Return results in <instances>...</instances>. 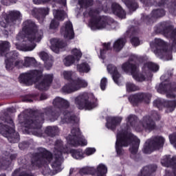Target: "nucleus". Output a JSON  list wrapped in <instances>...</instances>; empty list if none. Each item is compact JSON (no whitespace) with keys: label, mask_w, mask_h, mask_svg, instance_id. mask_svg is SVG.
Listing matches in <instances>:
<instances>
[{"label":"nucleus","mask_w":176,"mask_h":176,"mask_svg":"<svg viewBox=\"0 0 176 176\" xmlns=\"http://www.w3.org/2000/svg\"><path fill=\"white\" fill-rule=\"evenodd\" d=\"M28 113L29 115L24 113L19 115V123L24 126L25 129L41 130L42 124L45 122V115L57 120L61 115V111L56 110L53 107H49L44 109V113L39 110L30 109Z\"/></svg>","instance_id":"obj_1"},{"label":"nucleus","mask_w":176,"mask_h":176,"mask_svg":"<svg viewBox=\"0 0 176 176\" xmlns=\"http://www.w3.org/2000/svg\"><path fill=\"white\" fill-rule=\"evenodd\" d=\"M131 144L129 151L131 155H136L140 148V140L127 131L121 132L117 135L116 149L118 155L122 153V146H129Z\"/></svg>","instance_id":"obj_2"},{"label":"nucleus","mask_w":176,"mask_h":176,"mask_svg":"<svg viewBox=\"0 0 176 176\" xmlns=\"http://www.w3.org/2000/svg\"><path fill=\"white\" fill-rule=\"evenodd\" d=\"M74 104L78 109H87L91 111L98 107V99L94 96V94H89L87 92L80 94L74 99Z\"/></svg>","instance_id":"obj_3"},{"label":"nucleus","mask_w":176,"mask_h":176,"mask_svg":"<svg viewBox=\"0 0 176 176\" xmlns=\"http://www.w3.org/2000/svg\"><path fill=\"white\" fill-rule=\"evenodd\" d=\"M22 32L30 42H41L43 36V32L39 31L38 25L31 19H28L22 23Z\"/></svg>","instance_id":"obj_4"},{"label":"nucleus","mask_w":176,"mask_h":176,"mask_svg":"<svg viewBox=\"0 0 176 176\" xmlns=\"http://www.w3.org/2000/svg\"><path fill=\"white\" fill-rule=\"evenodd\" d=\"M38 152L34 153L32 155L31 165L32 167H43V166H49L53 160V154L43 147L37 148Z\"/></svg>","instance_id":"obj_5"},{"label":"nucleus","mask_w":176,"mask_h":176,"mask_svg":"<svg viewBox=\"0 0 176 176\" xmlns=\"http://www.w3.org/2000/svg\"><path fill=\"white\" fill-rule=\"evenodd\" d=\"M63 75L66 80H68L69 83L66 84L62 89L63 93L71 94V93H75L78 90H80L85 87H87V82L86 80L77 78L76 79H72V72L65 71Z\"/></svg>","instance_id":"obj_6"},{"label":"nucleus","mask_w":176,"mask_h":176,"mask_svg":"<svg viewBox=\"0 0 176 176\" xmlns=\"http://www.w3.org/2000/svg\"><path fill=\"white\" fill-rule=\"evenodd\" d=\"M151 47L154 54L159 58L168 61L173 60L171 54V47H168L164 41L160 38H155L154 41L151 43Z\"/></svg>","instance_id":"obj_7"},{"label":"nucleus","mask_w":176,"mask_h":176,"mask_svg":"<svg viewBox=\"0 0 176 176\" xmlns=\"http://www.w3.org/2000/svg\"><path fill=\"white\" fill-rule=\"evenodd\" d=\"M43 78V70L33 69L21 74L19 76V82L25 86H32L34 83H38Z\"/></svg>","instance_id":"obj_8"},{"label":"nucleus","mask_w":176,"mask_h":176,"mask_svg":"<svg viewBox=\"0 0 176 176\" xmlns=\"http://www.w3.org/2000/svg\"><path fill=\"white\" fill-rule=\"evenodd\" d=\"M88 14L91 17L89 25L91 30H102L108 24V18L104 16H98L100 10L98 9H91Z\"/></svg>","instance_id":"obj_9"},{"label":"nucleus","mask_w":176,"mask_h":176,"mask_svg":"<svg viewBox=\"0 0 176 176\" xmlns=\"http://www.w3.org/2000/svg\"><path fill=\"white\" fill-rule=\"evenodd\" d=\"M68 144L72 146H86L87 140L85 139V136L82 135L80 129L73 128L71 131V135H69L67 138Z\"/></svg>","instance_id":"obj_10"},{"label":"nucleus","mask_w":176,"mask_h":176,"mask_svg":"<svg viewBox=\"0 0 176 176\" xmlns=\"http://www.w3.org/2000/svg\"><path fill=\"white\" fill-rule=\"evenodd\" d=\"M21 21V13L20 11L12 10L8 14H3L0 16V25L3 28H6L8 24H16Z\"/></svg>","instance_id":"obj_11"},{"label":"nucleus","mask_w":176,"mask_h":176,"mask_svg":"<svg viewBox=\"0 0 176 176\" xmlns=\"http://www.w3.org/2000/svg\"><path fill=\"white\" fill-rule=\"evenodd\" d=\"M55 146L58 148V151L54 154V161L51 164L52 168L60 173L61 171V160H63V149L64 146L61 140H56L55 142Z\"/></svg>","instance_id":"obj_12"},{"label":"nucleus","mask_w":176,"mask_h":176,"mask_svg":"<svg viewBox=\"0 0 176 176\" xmlns=\"http://www.w3.org/2000/svg\"><path fill=\"white\" fill-rule=\"evenodd\" d=\"M164 144V138L162 136H156L146 142L143 152L144 153H152L153 151H157V149H160Z\"/></svg>","instance_id":"obj_13"},{"label":"nucleus","mask_w":176,"mask_h":176,"mask_svg":"<svg viewBox=\"0 0 176 176\" xmlns=\"http://www.w3.org/2000/svg\"><path fill=\"white\" fill-rule=\"evenodd\" d=\"M80 175H95L97 176H105L107 173H108V168L103 164H100L97 168L93 167H85L80 170L79 171Z\"/></svg>","instance_id":"obj_14"},{"label":"nucleus","mask_w":176,"mask_h":176,"mask_svg":"<svg viewBox=\"0 0 176 176\" xmlns=\"http://www.w3.org/2000/svg\"><path fill=\"white\" fill-rule=\"evenodd\" d=\"M122 69L124 72H130L133 78L138 82H144L146 77L143 74H138V67L133 65L130 61L126 62L122 65Z\"/></svg>","instance_id":"obj_15"},{"label":"nucleus","mask_w":176,"mask_h":176,"mask_svg":"<svg viewBox=\"0 0 176 176\" xmlns=\"http://www.w3.org/2000/svg\"><path fill=\"white\" fill-rule=\"evenodd\" d=\"M157 91L161 94L166 93V97H168V98H175V95L170 94L168 93L169 91H176V83L173 82L172 84H169L168 82H163L157 87Z\"/></svg>","instance_id":"obj_16"},{"label":"nucleus","mask_w":176,"mask_h":176,"mask_svg":"<svg viewBox=\"0 0 176 176\" xmlns=\"http://www.w3.org/2000/svg\"><path fill=\"white\" fill-rule=\"evenodd\" d=\"M60 34L65 39H69L71 41L75 38L74 25L71 21L65 22L64 25L60 28Z\"/></svg>","instance_id":"obj_17"},{"label":"nucleus","mask_w":176,"mask_h":176,"mask_svg":"<svg viewBox=\"0 0 176 176\" xmlns=\"http://www.w3.org/2000/svg\"><path fill=\"white\" fill-rule=\"evenodd\" d=\"M151 97L152 96L149 94L139 93L130 96L129 100L133 105L138 104V102H146V104H149V102H151Z\"/></svg>","instance_id":"obj_18"},{"label":"nucleus","mask_w":176,"mask_h":176,"mask_svg":"<svg viewBox=\"0 0 176 176\" xmlns=\"http://www.w3.org/2000/svg\"><path fill=\"white\" fill-rule=\"evenodd\" d=\"M153 106L157 107L158 109H162L164 107L167 109L166 112H173L176 107V101H164L163 99L157 98L153 101Z\"/></svg>","instance_id":"obj_19"},{"label":"nucleus","mask_w":176,"mask_h":176,"mask_svg":"<svg viewBox=\"0 0 176 176\" xmlns=\"http://www.w3.org/2000/svg\"><path fill=\"white\" fill-rule=\"evenodd\" d=\"M102 49L100 50V57L103 60V63L107 65V69L109 74H111V64L107 65V58L109 57V50H111V42L103 43Z\"/></svg>","instance_id":"obj_20"},{"label":"nucleus","mask_w":176,"mask_h":176,"mask_svg":"<svg viewBox=\"0 0 176 176\" xmlns=\"http://www.w3.org/2000/svg\"><path fill=\"white\" fill-rule=\"evenodd\" d=\"M156 127V124L153 121L149 120V117H144L140 123L135 126L136 131H142V130H153Z\"/></svg>","instance_id":"obj_21"},{"label":"nucleus","mask_w":176,"mask_h":176,"mask_svg":"<svg viewBox=\"0 0 176 176\" xmlns=\"http://www.w3.org/2000/svg\"><path fill=\"white\" fill-rule=\"evenodd\" d=\"M8 123L10 124L11 128H12V131H8L6 135L4 137L8 138L9 142L16 144L20 141V135L19 134V132H16L14 130V122H13V120L10 119Z\"/></svg>","instance_id":"obj_22"},{"label":"nucleus","mask_w":176,"mask_h":176,"mask_svg":"<svg viewBox=\"0 0 176 176\" xmlns=\"http://www.w3.org/2000/svg\"><path fill=\"white\" fill-rule=\"evenodd\" d=\"M52 82L53 74H45L44 75L43 80L36 85V87L38 90L43 91V90H47V87H50Z\"/></svg>","instance_id":"obj_23"},{"label":"nucleus","mask_w":176,"mask_h":176,"mask_svg":"<svg viewBox=\"0 0 176 176\" xmlns=\"http://www.w3.org/2000/svg\"><path fill=\"white\" fill-rule=\"evenodd\" d=\"M5 59L6 69L13 68V63L19 58V53L16 51H12L6 55Z\"/></svg>","instance_id":"obj_24"},{"label":"nucleus","mask_w":176,"mask_h":176,"mask_svg":"<svg viewBox=\"0 0 176 176\" xmlns=\"http://www.w3.org/2000/svg\"><path fill=\"white\" fill-rule=\"evenodd\" d=\"M52 104L54 108H57L58 109H68L71 105L68 100L60 97L54 98Z\"/></svg>","instance_id":"obj_25"},{"label":"nucleus","mask_w":176,"mask_h":176,"mask_svg":"<svg viewBox=\"0 0 176 176\" xmlns=\"http://www.w3.org/2000/svg\"><path fill=\"white\" fill-rule=\"evenodd\" d=\"M50 42L51 49L52 52H54V53H60V49H64V47H65L67 45L64 41L60 38H52Z\"/></svg>","instance_id":"obj_26"},{"label":"nucleus","mask_w":176,"mask_h":176,"mask_svg":"<svg viewBox=\"0 0 176 176\" xmlns=\"http://www.w3.org/2000/svg\"><path fill=\"white\" fill-rule=\"evenodd\" d=\"M50 9L47 8H36L32 10V14L35 19L43 21L47 14H49Z\"/></svg>","instance_id":"obj_27"},{"label":"nucleus","mask_w":176,"mask_h":176,"mask_svg":"<svg viewBox=\"0 0 176 176\" xmlns=\"http://www.w3.org/2000/svg\"><path fill=\"white\" fill-rule=\"evenodd\" d=\"M10 159L7 160L6 157L0 158V170H8V167H10V164H12V161L17 159V154H11Z\"/></svg>","instance_id":"obj_28"},{"label":"nucleus","mask_w":176,"mask_h":176,"mask_svg":"<svg viewBox=\"0 0 176 176\" xmlns=\"http://www.w3.org/2000/svg\"><path fill=\"white\" fill-rule=\"evenodd\" d=\"M151 71L156 72L159 71V65L152 63L148 62L142 67V73L146 74V76H151Z\"/></svg>","instance_id":"obj_29"},{"label":"nucleus","mask_w":176,"mask_h":176,"mask_svg":"<svg viewBox=\"0 0 176 176\" xmlns=\"http://www.w3.org/2000/svg\"><path fill=\"white\" fill-rule=\"evenodd\" d=\"M111 12L113 14L118 16L120 19H126V12L118 3H113L111 5Z\"/></svg>","instance_id":"obj_30"},{"label":"nucleus","mask_w":176,"mask_h":176,"mask_svg":"<svg viewBox=\"0 0 176 176\" xmlns=\"http://www.w3.org/2000/svg\"><path fill=\"white\" fill-rule=\"evenodd\" d=\"M63 122L65 123H75L76 122V116L73 111L65 110L63 111Z\"/></svg>","instance_id":"obj_31"},{"label":"nucleus","mask_w":176,"mask_h":176,"mask_svg":"<svg viewBox=\"0 0 176 176\" xmlns=\"http://www.w3.org/2000/svg\"><path fill=\"white\" fill-rule=\"evenodd\" d=\"M69 153L72 155V157L76 160H82V159L85 157V153L82 148H72L69 151Z\"/></svg>","instance_id":"obj_32"},{"label":"nucleus","mask_w":176,"mask_h":176,"mask_svg":"<svg viewBox=\"0 0 176 176\" xmlns=\"http://www.w3.org/2000/svg\"><path fill=\"white\" fill-rule=\"evenodd\" d=\"M23 63L25 68H29L30 67L35 68L38 67V63L35 60V58L25 57Z\"/></svg>","instance_id":"obj_33"},{"label":"nucleus","mask_w":176,"mask_h":176,"mask_svg":"<svg viewBox=\"0 0 176 176\" xmlns=\"http://www.w3.org/2000/svg\"><path fill=\"white\" fill-rule=\"evenodd\" d=\"M9 125L5 124L2 122H0V134L2 135L3 137L8 134V131H13V128L9 123V120L8 121Z\"/></svg>","instance_id":"obj_34"},{"label":"nucleus","mask_w":176,"mask_h":176,"mask_svg":"<svg viewBox=\"0 0 176 176\" xmlns=\"http://www.w3.org/2000/svg\"><path fill=\"white\" fill-rule=\"evenodd\" d=\"M45 134L48 135V137H56L57 134H58V127L57 126H47L45 130Z\"/></svg>","instance_id":"obj_35"},{"label":"nucleus","mask_w":176,"mask_h":176,"mask_svg":"<svg viewBox=\"0 0 176 176\" xmlns=\"http://www.w3.org/2000/svg\"><path fill=\"white\" fill-rule=\"evenodd\" d=\"M10 49V43L8 41H3L0 43V56H5Z\"/></svg>","instance_id":"obj_36"},{"label":"nucleus","mask_w":176,"mask_h":176,"mask_svg":"<svg viewBox=\"0 0 176 176\" xmlns=\"http://www.w3.org/2000/svg\"><path fill=\"white\" fill-rule=\"evenodd\" d=\"M124 45H126V40L124 38H119L114 43L113 49L116 52H120L124 47Z\"/></svg>","instance_id":"obj_37"},{"label":"nucleus","mask_w":176,"mask_h":176,"mask_svg":"<svg viewBox=\"0 0 176 176\" xmlns=\"http://www.w3.org/2000/svg\"><path fill=\"white\" fill-rule=\"evenodd\" d=\"M111 71H112V78L115 83L117 85H120V79L122 77H120V74L118 72V69L115 66L111 67Z\"/></svg>","instance_id":"obj_38"},{"label":"nucleus","mask_w":176,"mask_h":176,"mask_svg":"<svg viewBox=\"0 0 176 176\" xmlns=\"http://www.w3.org/2000/svg\"><path fill=\"white\" fill-rule=\"evenodd\" d=\"M24 67H25L24 65V60L17 59L14 63H13V67L10 69L7 68L6 70L10 72L13 71L14 68H17V69H21Z\"/></svg>","instance_id":"obj_39"},{"label":"nucleus","mask_w":176,"mask_h":176,"mask_svg":"<svg viewBox=\"0 0 176 176\" xmlns=\"http://www.w3.org/2000/svg\"><path fill=\"white\" fill-rule=\"evenodd\" d=\"M36 47V44H32L30 45H27L26 44L16 45V48L19 50H21L22 52H32V50H34Z\"/></svg>","instance_id":"obj_40"},{"label":"nucleus","mask_w":176,"mask_h":176,"mask_svg":"<svg viewBox=\"0 0 176 176\" xmlns=\"http://www.w3.org/2000/svg\"><path fill=\"white\" fill-rule=\"evenodd\" d=\"M53 14L54 16V19L56 20H59L60 21H64V19L65 14H64V10H53Z\"/></svg>","instance_id":"obj_41"},{"label":"nucleus","mask_w":176,"mask_h":176,"mask_svg":"<svg viewBox=\"0 0 176 176\" xmlns=\"http://www.w3.org/2000/svg\"><path fill=\"white\" fill-rule=\"evenodd\" d=\"M165 34H166V36H169L173 40V42L175 45H176V30L172 31L168 30L167 27H165V29L164 30Z\"/></svg>","instance_id":"obj_42"},{"label":"nucleus","mask_w":176,"mask_h":176,"mask_svg":"<svg viewBox=\"0 0 176 176\" xmlns=\"http://www.w3.org/2000/svg\"><path fill=\"white\" fill-rule=\"evenodd\" d=\"M79 72H89L90 71V66L87 63H82L77 65Z\"/></svg>","instance_id":"obj_43"},{"label":"nucleus","mask_w":176,"mask_h":176,"mask_svg":"<svg viewBox=\"0 0 176 176\" xmlns=\"http://www.w3.org/2000/svg\"><path fill=\"white\" fill-rule=\"evenodd\" d=\"M75 56L69 55L65 58L63 63L66 67H70V65H72L75 63Z\"/></svg>","instance_id":"obj_44"},{"label":"nucleus","mask_w":176,"mask_h":176,"mask_svg":"<svg viewBox=\"0 0 176 176\" xmlns=\"http://www.w3.org/2000/svg\"><path fill=\"white\" fill-rule=\"evenodd\" d=\"M93 0H78V4L83 8H85V9H87V8H89V6H93Z\"/></svg>","instance_id":"obj_45"},{"label":"nucleus","mask_w":176,"mask_h":176,"mask_svg":"<svg viewBox=\"0 0 176 176\" xmlns=\"http://www.w3.org/2000/svg\"><path fill=\"white\" fill-rule=\"evenodd\" d=\"M144 118H149L150 122H153L154 124L155 121L160 120V115L156 111H152L150 116H145Z\"/></svg>","instance_id":"obj_46"},{"label":"nucleus","mask_w":176,"mask_h":176,"mask_svg":"<svg viewBox=\"0 0 176 176\" xmlns=\"http://www.w3.org/2000/svg\"><path fill=\"white\" fill-rule=\"evenodd\" d=\"M126 91L128 93H130L131 91H137V90H140V87L134 85L133 83L131 82H127L126 84Z\"/></svg>","instance_id":"obj_47"},{"label":"nucleus","mask_w":176,"mask_h":176,"mask_svg":"<svg viewBox=\"0 0 176 176\" xmlns=\"http://www.w3.org/2000/svg\"><path fill=\"white\" fill-rule=\"evenodd\" d=\"M153 17L158 19V17H163L166 12L164 10H155L152 12Z\"/></svg>","instance_id":"obj_48"},{"label":"nucleus","mask_w":176,"mask_h":176,"mask_svg":"<svg viewBox=\"0 0 176 176\" xmlns=\"http://www.w3.org/2000/svg\"><path fill=\"white\" fill-rule=\"evenodd\" d=\"M126 5L129 8V10H131L132 12L135 11V10L138 8L137 3H133L130 1H126Z\"/></svg>","instance_id":"obj_49"},{"label":"nucleus","mask_w":176,"mask_h":176,"mask_svg":"<svg viewBox=\"0 0 176 176\" xmlns=\"http://www.w3.org/2000/svg\"><path fill=\"white\" fill-rule=\"evenodd\" d=\"M72 54L74 55L77 61H79L80 60V58L82 57V52L76 48L73 49L72 50Z\"/></svg>","instance_id":"obj_50"},{"label":"nucleus","mask_w":176,"mask_h":176,"mask_svg":"<svg viewBox=\"0 0 176 176\" xmlns=\"http://www.w3.org/2000/svg\"><path fill=\"white\" fill-rule=\"evenodd\" d=\"M58 25H60V22L56 19H52L50 25V29L56 30L58 28Z\"/></svg>","instance_id":"obj_51"},{"label":"nucleus","mask_w":176,"mask_h":176,"mask_svg":"<svg viewBox=\"0 0 176 176\" xmlns=\"http://www.w3.org/2000/svg\"><path fill=\"white\" fill-rule=\"evenodd\" d=\"M108 83V80L107 79V78L103 77L101 80H100V87L101 90H102V91H104V90H105V89H107V85Z\"/></svg>","instance_id":"obj_52"},{"label":"nucleus","mask_w":176,"mask_h":176,"mask_svg":"<svg viewBox=\"0 0 176 176\" xmlns=\"http://www.w3.org/2000/svg\"><path fill=\"white\" fill-rule=\"evenodd\" d=\"M30 146V142L23 141L19 144V148L21 151H24V149H27Z\"/></svg>","instance_id":"obj_53"},{"label":"nucleus","mask_w":176,"mask_h":176,"mask_svg":"<svg viewBox=\"0 0 176 176\" xmlns=\"http://www.w3.org/2000/svg\"><path fill=\"white\" fill-rule=\"evenodd\" d=\"M137 120V117L133 116H129L127 118L128 123L131 124V126H134Z\"/></svg>","instance_id":"obj_54"},{"label":"nucleus","mask_w":176,"mask_h":176,"mask_svg":"<svg viewBox=\"0 0 176 176\" xmlns=\"http://www.w3.org/2000/svg\"><path fill=\"white\" fill-rule=\"evenodd\" d=\"M87 156H90L91 155H94V153H96V148H87L85 149V152L84 153Z\"/></svg>","instance_id":"obj_55"},{"label":"nucleus","mask_w":176,"mask_h":176,"mask_svg":"<svg viewBox=\"0 0 176 176\" xmlns=\"http://www.w3.org/2000/svg\"><path fill=\"white\" fill-rule=\"evenodd\" d=\"M122 122V118L120 117H114L111 118V124L116 126V124H119Z\"/></svg>","instance_id":"obj_56"},{"label":"nucleus","mask_w":176,"mask_h":176,"mask_svg":"<svg viewBox=\"0 0 176 176\" xmlns=\"http://www.w3.org/2000/svg\"><path fill=\"white\" fill-rule=\"evenodd\" d=\"M40 57L43 61H47V60H49V54L45 52L40 53Z\"/></svg>","instance_id":"obj_57"},{"label":"nucleus","mask_w":176,"mask_h":176,"mask_svg":"<svg viewBox=\"0 0 176 176\" xmlns=\"http://www.w3.org/2000/svg\"><path fill=\"white\" fill-rule=\"evenodd\" d=\"M23 101L24 102H32V101H34L32 100V95H26L23 96Z\"/></svg>","instance_id":"obj_58"},{"label":"nucleus","mask_w":176,"mask_h":176,"mask_svg":"<svg viewBox=\"0 0 176 176\" xmlns=\"http://www.w3.org/2000/svg\"><path fill=\"white\" fill-rule=\"evenodd\" d=\"M52 0H33L35 5H41V3H49Z\"/></svg>","instance_id":"obj_59"},{"label":"nucleus","mask_w":176,"mask_h":176,"mask_svg":"<svg viewBox=\"0 0 176 176\" xmlns=\"http://www.w3.org/2000/svg\"><path fill=\"white\" fill-rule=\"evenodd\" d=\"M131 42L133 46H138L140 45V39L138 38V37L132 38Z\"/></svg>","instance_id":"obj_60"},{"label":"nucleus","mask_w":176,"mask_h":176,"mask_svg":"<svg viewBox=\"0 0 176 176\" xmlns=\"http://www.w3.org/2000/svg\"><path fill=\"white\" fill-rule=\"evenodd\" d=\"M45 67L47 69H50L52 67H53V61L50 60H47L45 61Z\"/></svg>","instance_id":"obj_61"},{"label":"nucleus","mask_w":176,"mask_h":176,"mask_svg":"<svg viewBox=\"0 0 176 176\" xmlns=\"http://www.w3.org/2000/svg\"><path fill=\"white\" fill-rule=\"evenodd\" d=\"M169 140L170 144H175L176 142V133H173L172 135H169Z\"/></svg>","instance_id":"obj_62"},{"label":"nucleus","mask_w":176,"mask_h":176,"mask_svg":"<svg viewBox=\"0 0 176 176\" xmlns=\"http://www.w3.org/2000/svg\"><path fill=\"white\" fill-rule=\"evenodd\" d=\"M19 163L22 166H28V163H30V162L28 161V160H27V158H22Z\"/></svg>","instance_id":"obj_63"},{"label":"nucleus","mask_w":176,"mask_h":176,"mask_svg":"<svg viewBox=\"0 0 176 176\" xmlns=\"http://www.w3.org/2000/svg\"><path fill=\"white\" fill-rule=\"evenodd\" d=\"M106 127L107 129H109V130L111 129V118L109 116L106 118Z\"/></svg>","instance_id":"obj_64"}]
</instances>
